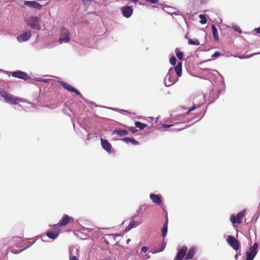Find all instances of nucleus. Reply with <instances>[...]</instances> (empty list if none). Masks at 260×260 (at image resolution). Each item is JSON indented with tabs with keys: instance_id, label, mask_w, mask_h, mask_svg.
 <instances>
[{
	"instance_id": "f257e3e1",
	"label": "nucleus",
	"mask_w": 260,
	"mask_h": 260,
	"mask_svg": "<svg viewBox=\"0 0 260 260\" xmlns=\"http://www.w3.org/2000/svg\"><path fill=\"white\" fill-rule=\"evenodd\" d=\"M25 22L32 29L37 30H40L41 29L40 19L37 16H33L28 17L25 20Z\"/></svg>"
},
{
	"instance_id": "f03ea898",
	"label": "nucleus",
	"mask_w": 260,
	"mask_h": 260,
	"mask_svg": "<svg viewBox=\"0 0 260 260\" xmlns=\"http://www.w3.org/2000/svg\"><path fill=\"white\" fill-rule=\"evenodd\" d=\"M178 79L175 75L174 69L171 68L168 71L167 75L165 79L164 83L166 86H170L175 83Z\"/></svg>"
},
{
	"instance_id": "7ed1b4c3",
	"label": "nucleus",
	"mask_w": 260,
	"mask_h": 260,
	"mask_svg": "<svg viewBox=\"0 0 260 260\" xmlns=\"http://www.w3.org/2000/svg\"><path fill=\"white\" fill-rule=\"evenodd\" d=\"M0 95L4 99L6 103L12 105H16L18 104V102L21 101L20 99L15 98L4 90L0 91Z\"/></svg>"
},
{
	"instance_id": "20e7f679",
	"label": "nucleus",
	"mask_w": 260,
	"mask_h": 260,
	"mask_svg": "<svg viewBox=\"0 0 260 260\" xmlns=\"http://www.w3.org/2000/svg\"><path fill=\"white\" fill-rule=\"evenodd\" d=\"M70 41V33L64 27H61L60 29V36L58 42L60 44L67 43Z\"/></svg>"
},
{
	"instance_id": "39448f33",
	"label": "nucleus",
	"mask_w": 260,
	"mask_h": 260,
	"mask_svg": "<svg viewBox=\"0 0 260 260\" xmlns=\"http://www.w3.org/2000/svg\"><path fill=\"white\" fill-rule=\"evenodd\" d=\"M258 244L255 242L250 247L249 251L246 254V260H253L258 252Z\"/></svg>"
},
{
	"instance_id": "423d86ee",
	"label": "nucleus",
	"mask_w": 260,
	"mask_h": 260,
	"mask_svg": "<svg viewBox=\"0 0 260 260\" xmlns=\"http://www.w3.org/2000/svg\"><path fill=\"white\" fill-rule=\"evenodd\" d=\"M246 210H243L240 212L238 213L236 215L232 214L230 217V220L233 224L238 223L240 224L242 222V218L245 214Z\"/></svg>"
},
{
	"instance_id": "0eeeda50",
	"label": "nucleus",
	"mask_w": 260,
	"mask_h": 260,
	"mask_svg": "<svg viewBox=\"0 0 260 260\" xmlns=\"http://www.w3.org/2000/svg\"><path fill=\"white\" fill-rule=\"evenodd\" d=\"M58 83L60 84V85L66 90L68 91H69L72 92H75L76 94L80 95L81 98L82 99H84L82 95L80 92L79 91H78L77 89H76L74 87H73L72 85L66 83V82L59 80Z\"/></svg>"
},
{
	"instance_id": "6e6552de",
	"label": "nucleus",
	"mask_w": 260,
	"mask_h": 260,
	"mask_svg": "<svg viewBox=\"0 0 260 260\" xmlns=\"http://www.w3.org/2000/svg\"><path fill=\"white\" fill-rule=\"evenodd\" d=\"M228 244L236 251H238L240 247L239 242L233 236H228L226 238Z\"/></svg>"
},
{
	"instance_id": "1a4fd4ad",
	"label": "nucleus",
	"mask_w": 260,
	"mask_h": 260,
	"mask_svg": "<svg viewBox=\"0 0 260 260\" xmlns=\"http://www.w3.org/2000/svg\"><path fill=\"white\" fill-rule=\"evenodd\" d=\"M12 76L13 77L23 79L25 81H27L30 79V76L25 72L21 71H16L12 73Z\"/></svg>"
},
{
	"instance_id": "9d476101",
	"label": "nucleus",
	"mask_w": 260,
	"mask_h": 260,
	"mask_svg": "<svg viewBox=\"0 0 260 260\" xmlns=\"http://www.w3.org/2000/svg\"><path fill=\"white\" fill-rule=\"evenodd\" d=\"M120 10L123 17L126 18H129L131 17L134 11L132 7L129 6L122 7Z\"/></svg>"
},
{
	"instance_id": "9b49d317",
	"label": "nucleus",
	"mask_w": 260,
	"mask_h": 260,
	"mask_svg": "<svg viewBox=\"0 0 260 260\" xmlns=\"http://www.w3.org/2000/svg\"><path fill=\"white\" fill-rule=\"evenodd\" d=\"M150 199L154 204L157 206L162 205V196L160 194L151 193L149 196Z\"/></svg>"
},
{
	"instance_id": "f8f14e48",
	"label": "nucleus",
	"mask_w": 260,
	"mask_h": 260,
	"mask_svg": "<svg viewBox=\"0 0 260 260\" xmlns=\"http://www.w3.org/2000/svg\"><path fill=\"white\" fill-rule=\"evenodd\" d=\"M31 33L30 31H25L17 37V40L20 43L26 42L31 38Z\"/></svg>"
},
{
	"instance_id": "ddd939ff",
	"label": "nucleus",
	"mask_w": 260,
	"mask_h": 260,
	"mask_svg": "<svg viewBox=\"0 0 260 260\" xmlns=\"http://www.w3.org/2000/svg\"><path fill=\"white\" fill-rule=\"evenodd\" d=\"M101 146L103 149L106 151L108 153H112V147L111 144L106 139L101 138Z\"/></svg>"
},
{
	"instance_id": "4468645a",
	"label": "nucleus",
	"mask_w": 260,
	"mask_h": 260,
	"mask_svg": "<svg viewBox=\"0 0 260 260\" xmlns=\"http://www.w3.org/2000/svg\"><path fill=\"white\" fill-rule=\"evenodd\" d=\"M35 241H33L31 243H30L29 244V245L25 247H24L23 248L21 249H16V248H19L20 247V246L21 245H20L19 244H16V246H12L10 248V251L14 253V254H18V253H19L20 252H21V251H22L23 250L26 249L27 248H28L29 247H30V246H31L34 243H35ZM21 244H24V243L23 242Z\"/></svg>"
},
{
	"instance_id": "2eb2a0df",
	"label": "nucleus",
	"mask_w": 260,
	"mask_h": 260,
	"mask_svg": "<svg viewBox=\"0 0 260 260\" xmlns=\"http://www.w3.org/2000/svg\"><path fill=\"white\" fill-rule=\"evenodd\" d=\"M187 248L186 246H182L181 248L178 250L177 254L176 255L175 260H182L185 256Z\"/></svg>"
},
{
	"instance_id": "dca6fc26",
	"label": "nucleus",
	"mask_w": 260,
	"mask_h": 260,
	"mask_svg": "<svg viewBox=\"0 0 260 260\" xmlns=\"http://www.w3.org/2000/svg\"><path fill=\"white\" fill-rule=\"evenodd\" d=\"M24 4L25 6H28L30 8L40 10L42 8V6L39 3L36 1H24Z\"/></svg>"
},
{
	"instance_id": "f3484780",
	"label": "nucleus",
	"mask_w": 260,
	"mask_h": 260,
	"mask_svg": "<svg viewBox=\"0 0 260 260\" xmlns=\"http://www.w3.org/2000/svg\"><path fill=\"white\" fill-rule=\"evenodd\" d=\"M73 220V217H70L67 214H64L59 221V226H66L70 222L71 220Z\"/></svg>"
},
{
	"instance_id": "a211bd4d",
	"label": "nucleus",
	"mask_w": 260,
	"mask_h": 260,
	"mask_svg": "<svg viewBox=\"0 0 260 260\" xmlns=\"http://www.w3.org/2000/svg\"><path fill=\"white\" fill-rule=\"evenodd\" d=\"M140 224V223L137 222L134 220V217H131V221L129 223V224L128 226H127L124 232L127 233L129 232L130 230H131L133 228L135 227H137Z\"/></svg>"
},
{
	"instance_id": "6ab92c4d",
	"label": "nucleus",
	"mask_w": 260,
	"mask_h": 260,
	"mask_svg": "<svg viewBox=\"0 0 260 260\" xmlns=\"http://www.w3.org/2000/svg\"><path fill=\"white\" fill-rule=\"evenodd\" d=\"M168 215L166 214V220L165 222L164 223L162 228L161 229V232H162V237L165 238L168 233Z\"/></svg>"
},
{
	"instance_id": "aec40b11",
	"label": "nucleus",
	"mask_w": 260,
	"mask_h": 260,
	"mask_svg": "<svg viewBox=\"0 0 260 260\" xmlns=\"http://www.w3.org/2000/svg\"><path fill=\"white\" fill-rule=\"evenodd\" d=\"M112 134H117L120 137H122L127 135L128 132L126 129H115L112 131Z\"/></svg>"
},
{
	"instance_id": "412c9836",
	"label": "nucleus",
	"mask_w": 260,
	"mask_h": 260,
	"mask_svg": "<svg viewBox=\"0 0 260 260\" xmlns=\"http://www.w3.org/2000/svg\"><path fill=\"white\" fill-rule=\"evenodd\" d=\"M195 253H196L195 247L193 246L191 247L189 249V250L186 254V255L185 257V259L186 260L191 259L194 255Z\"/></svg>"
},
{
	"instance_id": "4be33fe9",
	"label": "nucleus",
	"mask_w": 260,
	"mask_h": 260,
	"mask_svg": "<svg viewBox=\"0 0 260 260\" xmlns=\"http://www.w3.org/2000/svg\"><path fill=\"white\" fill-rule=\"evenodd\" d=\"M182 62H178L174 68V70L178 77H180L182 75Z\"/></svg>"
},
{
	"instance_id": "5701e85b",
	"label": "nucleus",
	"mask_w": 260,
	"mask_h": 260,
	"mask_svg": "<svg viewBox=\"0 0 260 260\" xmlns=\"http://www.w3.org/2000/svg\"><path fill=\"white\" fill-rule=\"evenodd\" d=\"M121 141L125 142H131L133 145H137L139 144V142L136 141L134 138H128V137H125L121 139Z\"/></svg>"
},
{
	"instance_id": "b1692460",
	"label": "nucleus",
	"mask_w": 260,
	"mask_h": 260,
	"mask_svg": "<svg viewBox=\"0 0 260 260\" xmlns=\"http://www.w3.org/2000/svg\"><path fill=\"white\" fill-rule=\"evenodd\" d=\"M59 235V233L57 232H53L51 231H48L46 236L50 239L54 240L56 239Z\"/></svg>"
},
{
	"instance_id": "393cba45",
	"label": "nucleus",
	"mask_w": 260,
	"mask_h": 260,
	"mask_svg": "<svg viewBox=\"0 0 260 260\" xmlns=\"http://www.w3.org/2000/svg\"><path fill=\"white\" fill-rule=\"evenodd\" d=\"M211 29L212 31L213 36L215 41L219 40V37L217 33V29L214 24H212L211 25Z\"/></svg>"
},
{
	"instance_id": "a878e982",
	"label": "nucleus",
	"mask_w": 260,
	"mask_h": 260,
	"mask_svg": "<svg viewBox=\"0 0 260 260\" xmlns=\"http://www.w3.org/2000/svg\"><path fill=\"white\" fill-rule=\"evenodd\" d=\"M135 125L136 127L139 128L140 129H143L147 127L146 124L142 123L140 121H136L135 122Z\"/></svg>"
},
{
	"instance_id": "bb28decb",
	"label": "nucleus",
	"mask_w": 260,
	"mask_h": 260,
	"mask_svg": "<svg viewBox=\"0 0 260 260\" xmlns=\"http://www.w3.org/2000/svg\"><path fill=\"white\" fill-rule=\"evenodd\" d=\"M173 8L169 6H165L163 8V10L168 14L177 15L176 12H172V10Z\"/></svg>"
},
{
	"instance_id": "cd10ccee",
	"label": "nucleus",
	"mask_w": 260,
	"mask_h": 260,
	"mask_svg": "<svg viewBox=\"0 0 260 260\" xmlns=\"http://www.w3.org/2000/svg\"><path fill=\"white\" fill-rule=\"evenodd\" d=\"M175 53L178 58L180 60H182L183 57V53L180 51L178 48L175 49Z\"/></svg>"
},
{
	"instance_id": "c85d7f7f",
	"label": "nucleus",
	"mask_w": 260,
	"mask_h": 260,
	"mask_svg": "<svg viewBox=\"0 0 260 260\" xmlns=\"http://www.w3.org/2000/svg\"><path fill=\"white\" fill-rule=\"evenodd\" d=\"M166 246V243L163 242L161 247L158 250H155L154 251H153L152 253L155 254L156 253H158V252L162 251L165 249Z\"/></svg>"
},
{
	"instance_id": "c756f323",
	"label": "nucleus",
	"mask_w": 260,
	"mask_h": 260,
	"mask_svg": "<svg viewBox=\"0 0 260 260\" xmlns=\"http://www.w3.org/2000/svg\"><path fill=\"white\" fill-rule=\"evenodd\" d=\"M188 44L190 45H199L200 44L199 41L197 39L194 40L192 39L188 40Z\"/></svg>"
},
{
	"instance_id": "7c9ffc66",
	"label": "nucleus",
	"mask_w": 260,
	"mask_h": 260,
	"mask_svg": "<svg viewBox=\"0 0 260 260\" xmlns=\"http://www.w3.org/2000/svg\"><path fill=\"white\" fill-rule=\"evenodd\" d=\"M81 231L84 232V233L87 234L91 232L92 231V229L85 228L84 226H81L80 229L78 232H80V231Z\"/></svg>"
},
{
	"instance_id": "2f4dec72",
	"label": "nucleus",
	"mask_w": 260,
	"mask_h": 260,
	"mask_svg": "<svg viewBox=\"0 0 260 260\" xmlns=\"http://www.w3.org/2000/svg\"><path fill=\"white\" fill-rule=\"evenodd\" d=\"M199 18L201 19L200 21V23L202 24H206L207 23V19L204 15H200Z\"/></svg>"
},
{
	"instance_id": "473e14b6",
	"label": "nucleus",
	"mask_w": 260,
	"mask_h": 260,
	"mask_svg": "<svg viewBox=\"0 0 260 260\" xmlns=\"http://www.w3.org/2000/svg\"><path fill=\"white\" fill-rule=\"evenodd\" d=\"M201 106L200 104L198 105H193L192 106L187 112L186 114L188 115L191 111L194 110L195 109L199 108Z\"/></svg>"
},
{
	"instance_id": "72a5a7b5",
	"label": "nucleus",
	"mask_w": 260,
	"mask_h": 260,
	"mask_svg": "<svg viewBox=\"0 0 260 260\" xmlns=\"http://www.w3.org/2000/svg\"><path fill=\"white\" fill-rule=\"evenodd\" d=\"M170 63L172 66H174L176 63V58L174 56H172L170 58Z\"/></svg>"
},
{
	"instance_id": "f704fd0d",
	"label": "nucleus",
	"mask_w": 260,
	"mask_h": 260,
	"mask_svg": "<svg viewBox=\"0 0 260 260\" xmlns=\"http://www.w3.org/2000/svg\"><path fill=\"white\" fill-rule=\"evenodd\" d=\"M105 236H108V237H111V238H113V240L115 241V240H116V238L118 236H119V235H117V234H109L105 235Z\"/></svg>"
},
{
	"instance_id": "c9c22d12",
	"label": "nucleus",
	"mask_w": 260,
	"mask_h": 260,
	"mask_svg": "<svg viewBox=\"0 0 260 260\" xmlns=\"http://www.w3.org/2000/svg\"><path fill=\"white\" fill-rule=\"evenodd\" d=\"M233 29L235 31H237V32H239V33H240V34L242 33V30H241V29H240V28L239 26H237V25H234V26H233Z\"/></svg>"
},
{
	"instance_id": "e433bc0d",
	"label": "nucleus",
	"mask_w": 260,
	"mask_h": 260,
	"mask_svg": "<svg viewBox=\"0 0 260 260\" xmlns=\"http://www.w3.org/2000/svg\"><path fill=\"white\" fill-rule=\"evenodd\" d=\"M221 55V53L218 51H216L212 55V58H217Z\"/></svg>"
},
{
	"instance_id": "4c0bfd02",
	"label": "nucleus",
	"mask_w": 260,
	"mask_h": 260,
	"mask_svg": "<svg viewBox=\"0 0 260 260\" xmlns=\"http://www.w3.org/2000/svg\"><path fill=\"white\" fill-rule=\"evenodd\" d=\"M129 131L132 133H135L136 132H137L138 131V130L136 128V127H134V126H131L129 127Z\"/></svg>"
},
{
	"instance_id": "58836bf2",
	"label": "nucleus",
	"mask_w": 260,
	"mask_h": 260,
	"mask_svg": "<svg viewBox=\"0 0 260 260\" xmlns=\"http://www.w3.org/2000/svg\"><path fill=\"white\" fill-rule=\"evenodd\" d=\"M95 134H92V133H88V135H87V139H86V141H90L92 138H93V136Z\"/></svg>"
},
{
	"instance_id": "ea45409f",
	"label": "nucleus",
	"mask_w": 260,
	"mask_h": 260,
	"mask_svg": "<svg viewBox=\"0 0 260 260\" xmlns=\"http://www.w3.org/2000/svg\"><path fill=\"white\" fill-rule=\"evenodd\" d=\"M258 54H260V52H257V53H253V54H249V55H247L246 56H245V58H249L250 57H251L255 55H258Z\"/></svg>"
},
{
	"instance_id": "a19ab883",
	"label": "nucleus",
	"mask_w": 260,
	"mask_h": 260,
	"mask_svg": "<svg viewBox=\"0 0 260 260\" xmlns=\"http://www.w3.org/2000/svg\"><path fill=\"white\" fill-rule=\"evenodd\" d=\"M148 250V247L147 246H143L141 248V252L145 253L147 252Z\"/></svg>"
},
{
	"instance_id": "79ce46f5",
	"label": "nucleus",
	"mask_w": 260,
	"mask_h": 260,
	"mask_svg": "<svg viewBox=\"0 0 260 260\" xmlns=\"http://www.w3.org/2000/svg\"><path fill=\"white\" fill-rule=\"evenodd\" d=\"M209 1L210 0H200V3L203 5L207 4Z\"/></svg>"
},
{
	"instance_id": "37998d69",
	"label": "nucleus",
	"mask_w": 260,
	"mask_h": 260,
	"mask_svg": "<svg viewBox=\"0 0 260 260\" xmlns=\"http://www.w3.org/2000/svg\"><path fill=\"white\" fill-rule=\"evenodd\" d=\"M80 238L82 239H86L88 238V235H87V234H82V236L80 237Z\"/></svg>"
},
{
	"instance_id": "c03bdc74",
	"label": "nucleus",
	"mask_w": 260,
	"mask_h": 260,
	"mask_svg": "<svg viewBox=\"0 0 260 260\" xmlns=\"http://www.w3.org/2000/svg\"><path fill=\"white\" fill-rule=\"evenodd\" d=\"M174 125L173 124H162V126L164 128H170L172 126Z\"/></svg>"
},
{
	"instance_id": "a18cd8bd",
	"label": "nucleus",
	"mask_w": 260,
	"mask_h": 260,
	"mask_svg": "<svg viewBox=\"0 0 260 260\" xmlns=\"http://www.w3.org/2000/svg\"><path fill=\"white\" fill-rule=\"evenodd\" d=\"M146 2H150L152 4H156L158 0H145Z\"/></svg>"
},
{
	"instance_id": "49530a36",
	"label": "nucleus",
	"mask_w": 260,
	"mask_h": 260,
	"mask_svg": "<svg viewBox=\"0 0 260 260\" xmlns=\"http://www.w3.org/2000/svg\"><path fill=\"white\" fill-rule=\"evenodd\" d=\"M241 251H239L238 252H237V253L236 254L235 256V258L236 259V260H237L238 259V257L240 255H241Z\"/></svg>"
},
{
	"instance_id": "de8ad7c7",
	"label": "nucleus",
	"mask_w": 260,
	"mask_h": 260,
	"mask_svg": "<svg viewBox=\"0 0 260 260\" xmlns=\"http://www.w3.org/2000/svg\"><path fill=\"white\" fill-rule=\"evenodd\" d=\"M70 260H78L76 256L72 255L70 258Z\"/></svg>"
},
{
	"instance_id": "09e8293b",
	"label": "nucleus",
	"mask_w": 260,
	"mask_h": 260,
	"mask_svg": "<svg viewBox=\"0 0 260 260\" xmlns=\"http://www.w3.org/2000/svg\"><path fill=\"white\" fill-rule=\"evenodd\" d=\"M215 72H217L218 74L219 75V76H220L221 79H222V83L223 84H224V86H225V84H224V79H223V77L220 75L217 71H215Z\"/></svg>"
},
{
	"instance_id": "8fccbe9b",
	"label": "nucleus",
	"mask_w": 260,
	"mask_h": 260,
	"mask_svg": "<svg viewBox=\"0 0 260 260\" xmlns=\"http://www.w3.org/2000/svg\"><path fill=\"white\" fill-rule=\"evenodd\" d=\"M37 81H40V82H44L45 83H46L47 82V79H40L37 80Z\"/></svg>"
},
{
	"instance_id": "3c124183",
	"label": "nucleus",
	"mask_w": 260,
	"mask_h": 260,
	"mask_svg": "<svg viewBox=\"0 0 260 260\" xmlns=\"http://www.w3.org/2000/svg\"><path fill=\"white\" fill-rule=\"evenodd\" d=\"M254 30L256 31L257 33L260 34V26L257 28H255Z\"/></svg>"
},
{
	"instance_id": "603ef678",
	"label": "nucleus",
	"mask_w": 260,
	"mask_h": 260,
	"mask_svg": "<svg viewBox=\"0 0 260 260\" xmlns=\"http://www.w3.org/2000/svg\"><path fill=\"white\" fill-rule=\"evenodd\" d=\"M51 226H52V227H54V228L58 227V226H59V222L58 223H57V224L51 225Z\"/></svg>"
},
{
	"instance_id": "864d4df0",
	"label": "nucleus",
	"mask_w": 260,
	"mask_h": 260,
	"mask_svg": "<svg viewBox=\"0 0 260 260\" xmlns=\"http://www.w3.org/2000/svg\"><path fill=\"white\" fill-rule=\"evenodd\" d=\"M108 108L109 109H111V110H112L113 111H117L118 110V109H116L115 108Z\"/></svg>"
},
{
	"instance_id": "5fc2aeb1",
	"label": "nucleus",
	"mask_w": 260,
	"mask_h": 260,
	"mask_svg": "<svg viewBox=\"0 0 260 260\" xmlns=\"http://www.w3.org/2000/svg\"><path fill=\"white\" fill-rule=\"evenodd\" d=\"M205 112H206V110L204 111V113H203V114H201V117L199 118V120H200V119H201V118L204 116V114H205Z\"/></svg>"
},
{
	"instance_id": "6e6d98bb",
	"label": "nucleus",
	"mask_w": 260,
	"mask_h": 260,
	"mask_svg": "<svg viewBox=\"0 0 260 260\" xmlns=\"http://www.w3.org/2000/svg\"><path fill=\"white\" fill-rule=\"evenodd\" d=\"M103 239H104V241L107 243V244H109V242L108 241H107V240L105 238V237H103Z\"/></svg>"
},
{
	"instance_id": "4d7b16f0",
	"label": "nucleus",
	"mask_w": 260,
	"mask_h": 260,
	"mask_svg": "<svg viewBox=\"0 0 260 260\" xmlns=\"http://www.w3.org/2000/svg\"><path fill=\"white\" fill-rule=\"evenodd\" d=\"M238 57L240 59H245V56H239Z\"/></svg>"
},
{
	"instance_id": "13d9d810",
	"label": "nucleus",
	"mask_w": 260,
	"mask_h": 260,
	"mask_svg": "<svg viewBox=\"0 0 260 260\" xmlns=\"http://www.w3.org/2000/svg\"><path fill=\"white\" fill-rule=\"evenodd\" d=\"M220 93V92H218L216 99H218L219 98Z\"/></svg>"
},
{
	"instance_id": "bf43d9fd",
	"label": "nucleus",
	"mask_w": 260,
	"mask_h": 260,
	"mask_svg": "<svg viewBox=\"0 0 260 260\" xmlns=\"http://www.w3.org/2000/svg\"><path fill=\"white\" fill-rule=\"evenodd\" d=\"M118 110L120 111L121 112H127V111L126 110H120V109H118Z\"/></svg>"
},
{
	"instance_id": "052dcab7",
	"label": "nucleus",
	"mask_w": 260,
	"mask_h": 260,
	"mask_svg": "<svg viewBox=\"0 0 260 260\" xmlns=\"http://www.w3.org/2000/svg\"><path fill=\"white\" fill-rule=\"evenodd\" d=\"M142 209V207H140L138 210H137V213H138L140 210Z\"/></svg>"
},
{
	"instance_id": "680f3d73",
	"label": "nucleus",
	"mask_w": 260,
	"mask_h": 260,
	"mask_svg": "<svg viewBox=\"0 0 260 260\" xmlns=\"http://www.w3.org/2000/svg\"><path fill=\"white\" fill-rule=\"evenodd\" d=\"M45 236H42V237H41V238H42V241H45V240L43 239V238H45Z\"/></svg>"
},
{
	"instance_id": "e2e57ef3",
	"label": "nucleus",
	"mask_w": 260,
	"mask_h": 260,
	"mask_svg": "<svg viewBox=\"0 0 260 260\" xmlns=\"http://www.w3.org/2000/svg\"><path fill=\"white\" fill-rule=\"evenodd\" d=\"M75 250H76L77 254H78L79 253V250L78 249V248H76Z\"/></svg>"
},
{
	"instance_id": "0e129e2a",
	"label": "nucleus",
	"mask_w": 260,
	"mask_h": 260,
	"mask_svg": "<svg viewBox=\"0 0 260 260\" xmlns=\"http://www.w3.org/2000/svg\"><path fill=\"white\" fill-rule=\"evenodd\" d=\"M183 129H184V128H177V130L178 131H181V130H182Z\"/></svg>"
},
{
	"instance_id": "69168bd1",
	"label": "nucleus",
	"mask_w": 260,
	"mask_h": 260,
	"mask_svg": "<svg viewBox=\"0 0 260 260\" xmlns=\"http://www.w3.org/2000/svg\"><path fill=\"white\" fill-rule=\"evenodd\" d=\"M137 215L135 214L132 217H134V219L137 217Z\"/></svg>"
},
{
	"instance_id": "338daca9",
	"label": "nucleus",
	"mask_w": 260,
	"mask_h": 260,
	"mask_svg": "<svg viewBox=\"0 0 260 260\" xmlns=\"http://www.w3.org/2000/svg\"><path fill=\"white\" fill-rule=\"evenodd\" d=\"M130 240H130L129 239H127V241H126V242H127V243H128L130 241Z\"/></svg>"
},
{
	"instance_id": "774afa93",
	"label": "nucleus",
	"mask_w": 260,
	"mask_h": 260,
	"mask_svg": "<svg viewBox=\"0 0 260 260\" xmlns=\"http://www.w3.org/2000/svg\"><path fill=\"white\" fill-rule=\"evenodd\" d=\"M91 104H92V105L94 104V103L93 102H91Z\"/></svg>"
}]
</instances>
